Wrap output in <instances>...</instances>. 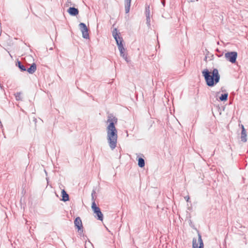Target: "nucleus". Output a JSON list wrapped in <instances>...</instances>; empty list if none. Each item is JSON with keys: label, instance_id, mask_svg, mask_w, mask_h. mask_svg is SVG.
Here are the masks:
<instances>
[{"label": "nucleus", "instance_id": "f257e3e1", "mask_svg": "<svg viewBox=\"0 0 248 248\" xmlns=\"http://www.w3.org/2000/svg\"><path fill=\"white\" fill-rule=\"evenodd\" d=\"M202 73L208 86L212 87L219 82L220 76L217 69H214L212 72H209L205 69Z\"/></svg>", "mask_w": 248, "mask_h": 248}, {"label": "nucleus", "instance_id": "f03ea898", "mask_svg": "<svg viewBox=\"0 0 248 248\" xmlns=\"http://www.w3.org/2000/svg\"><path fill=\"white\" fill-rule=\"evenodd\" d=\"M115 125H108L107 127V140L110 149L114 150L117 145V130Z\"/></svg>", "mask_w": 248, "mask_h": 248}, {"label": "nucleus", "instance_id": "7ed1b4c3", "mask_svg": "<svg viewBox=\"0 0 248 248\" xmlns=\"http://www.w3.org/2000/svg\"><path fill=\"white\" fill-rule=\"evenodd\" d=\"M113 36L115 38L117 44L118 46L119 50L121 53V56L123 57H125V49L123 44V39L120 36L119 34L117 32V30L115 29L113 31Z\"/></svg>", "mask_w": 248, "mask_h": 248}, {"label": "nucleus", "instance_id": "20e7f679", "mask_svg": "<svg viewBox=\"0 0 248 248\" xmlns=\"http://www.w3.org/2000/svg\"><path fill=\"white\" fill-rule=\"evenodd\" d=\"M92 208L93 213L95 214V217L97 218L98 220L102 221L103 219V215L101 212L99 207L97 206L95 202H92Z\"/></svg>", "mask_w": 248, "mask_h": 248}, {"label": "nucleus", "instance_id": "39448f33", "mask_svg": "<svg viewBox=\"0 0 248 248\" xmlns=\"http://www.w3.org/2000/svg\"><path fill=\"white\" fill-rule=\"evenodd\" d=\"M74 225L76 229H78V232L79 235L83 233L84 229L82 223V221L80 217H77L74 220Z\"/></svg>", "mask_w": 248, "mask_h": 248}, {"label": "nucleus", "instance_id": "423d86ee", "mask_svg": "<svg viewBox=\"0 0 248 248\" xmlns=\"http://www.w3.org/2000/svg\"><path fill=\"white\" fill-rule=\"evenodd\" d=\"M237 57V53L236 52H227L225 54V58L232 63H234Z\"/></svg>", "mask_w": 248, "mask_h": 248}, {"label": "nucleus", "instance_id": "0eeeda50", "mask_svg": "<svg viewBox=\"0 0 248 248\" xmlns=\"http://www.w3.org/2000/svg\"><path fill=\"white\" fill-rule=\"evenodd\" d=\"M79 26L82 33L83 37L86 39L89 38V35L88 33V30L86 25L84 23H81L79 24Z\"/></svg>", "mask_w": 248, "mask_h": 248}, {"label": "nucleus", "instance_id": "6e6552de", "mask_svg": "<svg viewBox=\"0 0 248 248\" xmlns=\"http://www.w3.org/2000/svg\"><path fill=\"white\" fill-rule=\"evenodd\" d=\"M241 129V140L243 142H246L247 141V129L245 128L244 125H239Z\"/></svg>", "mask_w": 248, "mask_h": 248}, {"label": "nucleus", "instance_id": "1a4fd4ad", "mask_svg": "<svg viewBox=\"0 0 248 248\" xmlns=\"http://www.w3.org/2000/svg\"><path fill=\"white\" fill-rule=\"evenodd\" d=\"M108 124H115L117 122V119L112 114L109 115L107 121Z\"/></svg>", "mask_w": 248, "mask_h": 248}, {"label": "nucleus", "instance_id": "9d476101", "mask_svg": "<svg viewBox=\"0 0 248 248\" xmlns=\"http://www.w3.org/2000/svg\"><path fill=\"white\" fill-rule=\"evenodd\" d=\"M67 12L71 16H77L78 14V10L74 7H70L68 9Z\"/></svg>", "mask_w": 248, "mask_h": 248}, {"label": "nucleus", "instance_id": "9b49d317", "mask_svg": "<svg viewBox=\"0 0 248 248\" xmlns=\"http://www.w3.org/2000/svg\"><path fill=\"white\" fill-rule=\"evenodd\" d=\"M62 200L63 202H67L69 200V195L64 189L62 190Z\"/></svg>", "mask_w": 248, "mask_h": 248}, {"label": "nucleus", "instance_id": "f8f14e48", "mask_svg": "<svg viewBox=\"0 0 248 248\" xmlns=\"http://www.w3.org/2000/svg\"><path fill=\"white\" fill-rule=\"evenodd\" d=\"M36 70V65L35 63H33L30 66L29 68L27 69V71L30 74H33Z\"/></svg>", "mask_w": 248, "mask_h": 248}, {"label": "nucleus", "instance_id": "ddd939ff", "mask_svg": "<svg viewBox=\"0 0 248 248\" xmlns=\"http://www.w3.org/2000/svg\"><path fill=\"white\" fill-rule=\"evenodd\" d=\"M198 242L199 243V248H203L204 244H203V241L202 238V235H201V234L199 232H198Z\"/></svg>", "mask_w": 248, "mask_h": 248}, {"label": "nucleus", "instance_id": "4468645a", "mask_svg": "<svg viewBox=\"0 0 248 248\" xmlns=\"http://www.w3.org/2000/svg\"><path fill=\"white\" fill-rule=\"evenodd\" d=\"M145 14H146V18H147V21L148 22H150V15L149 6H148L146 8Z\"/></svg>", "mask_w": 248, "mask_h": 248}, {"label": "nucleus", "instance_id": "2eb2a0df", "mask_svg": "<svg viewBox=\"0 0 248 248\" xmlns=\"http://www.w3.org/2000/svg\"><path fill=\"white\" fill-rule=\"evenodd\" d=\"M138 165L140 167L142 168L145 166V161L143 158L140 157L138 159Z\"/></svg>", "mask_w": 248, "mask_h": 248}, {"label": "nucleus", "instance_id": "dca6fc26", "mask_svg": "<svg viewBox=\"0 0 248 248\" xmlns=\"http://www.w3.org/2000/svg\"><path fill=\"white\" fill-rule=\"evenodd\" d=\"M228 93L222 94L221 96L219 97V100L222 101H226L228 98Z\"/></svg>", "mask_w": 248, "mask_h": 248}, {"label": "nucleus", "instance_id": "f3484780", "mask_svg": "<svg viewBox=\"0 0 248 248\" xmlns=\"http://www.w3.org/2000/svg\"><path fill=\"white\" fill-rule=\"evenodd\" d=\"M199 248L198 244L197 243V239L193 238L192 240V248Z\"/></svg>", "mask_w": 248, "mask_h": 248}, {"label": "nucleus", "instance_id": "a211bd4d", "mask_svg": "<svg viewBox=\"0 0 248 248\" xmlns=\"http://www.w3.org/2000/svg\"><path fill=\"white\" fill-rule=\"evenodd\" d=\"M18 66V67L20 69V70L22 71H25L26 70V69L25 67L21 64V63L20 62H17V64Z\"/></svg>", "mask_w": 248, "mask_h": 248}, {"label": "nucleus", "instance_id": "6ab92c4d", "mask_svg": "<svg viewBox=\"0 0 248 248\" xmlns=\"http://www.w3.org/2000/svg\"><path fill=\"white\" fill-rule=\"evenodd\" d=\"M130 4H131V3H126V5L125 6V10L126 13H128L129 12Z\"/></svg>", "mask_w": 248, "mask_h": 248}, {"label": "nucleus", "instance_id": "aec40b11", "mask_svg": "<svg viewBox=\"0 0 248 248\" xmlns=\"http://www.w3.org/2000/svg\"><path fill=\"white\" fill-rule=\"evenodd\" d=\"M95 190H93L92 192V201L93 202H95Z\"/></svg>", "mask_w": 248, "mask_h": 248}, {"label": "nucleus", "instance_id": "412c9836", "mask_svg": "<svg viewBox=\"0 0 248 248\" xmlns=\"http://www.w3.org/2000/svg\"><path fill=\"white\" fill-rule=\"evenodd\" d=\"M185 199L188 202L189 200V196H186L185 197Z\"/></svg>", "mask_w": 248, "mask_h": 248}, {"label": "nucleus", "instance_id": "4be33fe9", "mask_svg": "<svg viewBox=\"0 0 248 248\" xmlns=\"http://www.w3.org/2000/svg\"><path fill=\"white\" fill-rule=\"evenodd\" d=\"M131 0H125L126 3H131Z\"/></svg>", "mask_w": 248, "mask_h": 248}]
</instances>
